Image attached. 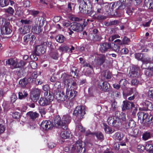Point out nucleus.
Returning <instances> with one entry per match:
<instances>
[{
  "instance_id": "obj_1",
  "label": "nucleus",
  "mask_w": 153,
  "mask_h": 153,
  "mask_svg": "<svg viewBox=\"0 0 153 153\" xmlns=\"http://www.w3.org/2000/svg\"><path fill=\"white\" fill-rule=\"evenodd\" d=\"M71 120V117L68 114L63 115L61 121L60 117L59 116H56L53 122L56 127L62 128L63 129L66 130L67 128V125L70 123Z\"/></svg>"
},
{
  "instance_id": "obj_2",
  "label": "nucleus",
  "mask_w": 153,
  "mask_h": 153,
  "mask_svg": "<svg viewBox=\"0 0 153 153\" xmlns=\"http://www.w3.org/2000/svg\"><path fill=\"white\" fill-rule=\"evenodd\" d=\"M68 77L66 76V73H64L62 74L61 77V79L63 80L64 84L67 87L66 90V95L67 98H74L76 95L77 92L71 88V86L69 87L71 83V79H69V82H68Z\"/></svg>"
},
{
  "instance_id": "obj_3",
  "label": "nucleus",
  "mask_w": 153,
  "mask_h": 153,
  "mask_svg": "<svg viewBox=\"0 0 153 153\" xmlns=\"http://www.w3.org/2000/svg\"><path fill=\"white\" fill-rule=\"evenodd\" d=\"M1 25L3 26L1 29V33L2 34H9L11 33L12 30L9 22L6 21L4 18H0V26Z\"/></svg>"
},
{
  "instance_id": "obj_4",
  "label": "nucleus",
  "mask_w": 153,
  "mask_h": 153,
  "mask_svg": "<svg viewBox=\"0 0 153 153\" xmlns=\"http://www.w3.org/2000/svg\"><path fill=\"white\" fill-rule=\"evenodd\" d=\"M6 64L5 65H10L12 68H20L25 65L26 63L22 60L19 61L16 59H8L6 61Z\"/></svg>"
},
{
  "instance_id": "obj_5",
  "label": "nucleus",
  "mask_w": 153,
  "mask_h": 153,
  "mask_svg": "<svg viewBox=\"0 0 153 153\" xmlns=\"http://www.w3.org/2000/svg\"><path fill=\"white\" fill-rule=\"evenodd\" d=\"M83 145L82 142L79 140L75 142L72 147L71 150L73 152L76 151L78 153H84L85 149L83 148Z\"/></svg>"
},
{
  "instance_id": "obj_6",
  "label": "nucleus",
  "mask_w": 153,
  "mask_h": 153,
  "mask_svg": "<svg viewBox=\"0 0 153 153\" xmlns=\"http://www.w3.org/2000/svg\"><path fill=\"white\" fill-rule=\"evenodd\" d=\"M85 108L84 106L81 105L76 107L74 111V114L78 119L81 120L83 118V116L85 114Z\"/></svg>"
},
{
  "instance_id": "obj_7",
  "label": "nucleus",
  "mask_w": 153,
  "mask_h": 153,
  "mask_svg": "<svg viewBox=\"0 0 153 153\" xmlns=\"http://www.w3.org/2000/svg\"><path fill=\"white\" fill-rule=\"evenodd\" d=\"M49 44L47 42H44L41 45L36 46L34 51L35 54L36 55L39 56L41 53H44L46 51V45Z\"/></svg>"
},
{
  "instance_id": "obj_8",
  "label": "nucleus",
  "mask_w": 153,
  "mask_h": 153,
  "mask_svg": "<svg viewBox=\"0 0 153 153\" xmlns=\"http://www.w3.org/2000/svg\"><path fill=\"white\" fill-rule=\"evenodd\" d=\"M142 117V122L144 123L146 126H150L153 124V117L151 115H149L147 113L144 112Z\"/></svg>"
},
{
  "instance_id": "obj_9",
  "label": "nucleus",
  "mask_w": 153,
  "mask_h": 153,
  "mask_svg": "<svg viewBox=\"0 0 153 153\" xmlns=\"http://www.w3.org/2000/svg\"><path fill=\"white\" fill-rule=\"evenodd\" d=\"M53 100V97L50 94L47 96H45V97H41L39 101V105L41 106H45L48 105Z\"/></svg>"
},
{
  "instance_id": "obj_10",
  "label": "nucleus",
  "mask_w": 153,
  "mask_h": 153,
  "mask_svg": "<svg viewBox=\"0 0 153 153\" xmlns=\"http://www.w3.org/2000/svg\"><path fill=\"white\" fill-rule=\"evenodd\" d=\"M136 59L138 60L142 61L143 62L146 63H149L152 61L151 59H149L147 55L142 53H136L135 55Z\"/></svg>"
},
{
  "instance_id": "obj_11",
  "label": "nucleus",
  "mask_w": 153,
  "mask_h": 153,
  "mask_svg": "<svg viewBox=\"0 0 153 153\" xmlns=\"http://www.w3.org/2000/svg\"><path fill=\"white\" fill-rule=\"evenodd\" d=\"M40 126L41 128L43 130L47 131L53 127V125L49 120H45L41 123Z\"/></svg>"
},
{
  "instance_id": "obj_12",
  "label": "nucleus",
  "mask_w": 153,
  "mask_h": 153,
  "mask_svg": "<svg viewBox=\"0 0 153 153\" xmlns=\"http://www.w3.org/2000/svg\"><path fill=\"white\" fill-rule=\"evenodd\" d=\"M41 92L40 90L38 88H35L32 91L30 95V98L34 102H36L39 99Z\"/></svg>"
},
{
  "instance_id": "obj_13",
  "label": "nucleus",
  "mask_w": 153,
  "mask_h": 153,
  "mask_svg": "<svg viewBox=\"0 0 153 153\" xmlns=\"http://www.w3.org/2000/svg\"><path fill=\"white\" fill-rule=\"evenodd\" d=\"M98 88L101 91H106L108 90L110 85L109 84L106 82L102 81H100L98 84Z\"/></svg>"
},
{
  "instance_id": "obj_14",
  "label": "nucleus",
  "mask_w": 153,
  "mask_h": 153,
  "mask_svg": "<svg viewBox=\"0 0 153 153\" xmlns=\"http://www.w3.org/2000/svg\"><path fill=\"white\" fill-rule=\"evenodd\" d=\"M119 120V118L116 117L109 116L107 119V122L110 125L116 126L118 125Z\"/></svg>"
},
{
  "instance_id": "obj_15",
  "label": "nucleus",
  "mask_w": 153,
  "mask_h": 153,
  "mask_svg": "<svg viewBox=\"0 0 153 153\" xmlns=\"http://www.w3.org/2000/svg\"><path fill=\"white\" fill-rule=\"evenodd\" d=\"M79 10L81 13L83 14H85L88 12V6L86 3L82 0L79 3Z\"/></svg>"
},
{
  "instance_id": "obj_16",
  "label": "nucleus",
  "mask_w": 153,
  "mask_h": 153,
  "mask_svg": "<svg viewBox=\"0 0 153 153\" xmlns=\"http://www.w3.org/2000/svg\"><path fill=\"white\" fill-rule=\"evenodd\" d=\"M70 29L75 31L79 32L82 31L83 30V27L81 24L76 22H74L71 24Z\"/></svg>"
},
{
  "instance_id": "obj_17",
  "label": "nucleus",
  "mask_w": 153,
  "mask_h": 153,
  "mask_svg": "<svg viewBox=\"0 0 153 153\" xmlns=\"http://www.w3.org/2000/svg\"><path fill=\"white\" fill-rule=\"evenodd\" d=\"M111 45L110 43L105 42L101 45L100 50L102 52H104L111 48Z\"/></svg>"
},
{
  "instance_id": "obj_18",
  "label": "nucleus",
  "mask_w": 153,
  "mask_h": 153,
  "mask_svg": "<svg viewBox=\"0 0 153 153\" xmlns=\"http://www.w3.org/2000/svg\"><path fill=\"white\" fill-rule=\"evenodd\" d=\"M56 97L58 100L61 101H64L67 99L66 95H65L64 93L63 92L56 94Z\"/></svg>"
},
{
  "instance_id": "obj_19",
  "label": "nucleus",
  "mask_w": 153,
  "mask_h": 153,
  "mask_svg": "<svg viewBox=\"0 0 153 153\" xmlns=\"http://www.w3.org/2000/svg\"><path fill=\"white\" fill-rule=\"evenodd\" d=\"M70 131H64L61 132V137L63 139H67L69 138L71 136Z\"/></svg>"
},
{
  "instance_id": "obj_20",
  "label": "nucleus",
  "mask_w": 153,
  "mask_h": 153,
  "mask_svg": "<svg viewBox=\"0 0 153 153\" xmlns=\"http://www.w3.org/2000/svg\"><path fill=\"white\" fill-rule=\"evenodd\" d=\"M30 27L29 26H25L23 28L20 29V33L23 34H25L30 32Z\"/></svg>"
},
{
  "instance_id": "obj_21",
  "label": "nucleus",
  "mask_w": 153,
  "mask_h": 153,
  "mask_svg": "<svg viewBox=\"0 0 153 153\" xmlns=\"http://www.w3.org/2000/svg\"><path fill=\"white\" fill-rule=\"evenodd\" d=\"M27 115L32 119L34 120L38 117L39 114L36 112L30 111L27 114Z\"/></svg>"
},
{
  "instance_id": "obj_22",
  "label": "nucleus",
  "mask_w": 153,
  "mask_h": 153,
  "mask_svg": "<svg viewBox=\"0 0 153 153\" xmlns=\"http://www.w3.org/2000/svg\"><path fill=\"white\" fill-rule=\"evenodd\" d=\"M123 105L122 110L123 111L129 109L130 106V102L128 101H123Z\"/></svg>"
},
{
  "instance_id": "obj_23",
  "label": "nucleus",
  "mask_w": 153,
  "mask_h": 153,
  "mask_svg": "<svg viewBox=\"0 0 153 153\" xmlns=\"http://www.w3.org/2000/svg\"><path fill=\"white\" fill-rule=\"evenodd\" d=\"M145 5L150 9H153V0H145Z\"/></svg>"
},
{
  "instance_id": "obj_24",
  "label": "nucleus",
  "mask_w": 153,
  "mask_h": 153,
  "mask_svg": "<svg viewBox=\"0 0 153 153\" xmlns=\"http://www.w3.org/2000/svg\"><path fill=\"white\" fill-rule=\"evenodd\" d=\"M56 39L58 42L61 43L64 42L65 39V38L63 35H59L56 36Z\"/></svg>"
},
{
  "instance_id": "obj_25",
  "label": "nucleus",
  "mask_w": 153,
  "mask_h": 153,
  "mask_svg": "<svg viewBox=\"0 0 153 153\" xmlns=\"http://www.w3.org/2000/svg\"><path fill=\"white\" fill-rule=\"evenodd\" d=\"M146 149L149 151L150 153H153V145L148 143L145 146Z\"/></svg>"
},
{
  "instance_id": "obj_26",
  "label": "nucleus",
  "mask_w": 153,
  "mask_h": 153,
  "mask_svg": "<svg viewBox=\"0 0 153 153\" xmlns=\"http://www.w3.org/2000/svg\"><path fill=\"white\" fill-rule=\"evenodd\" d=\"M151 137V134L149 132H145L142 135L143 140L144 141L150 138Z\"/></svg>"
},
{
  "instance_id": "obj_27",
  "label": "nucleus",
  "mask_w": 153,
  "mask_h": 153,
  "mask_svg": "<svg viewBox=\"0 0 153 153\" xmlns=\"http://www.w3.org/2000/svg\"><path fill=\"white\" fill-rule=\"evenodd\" d=\"M27 95V94L25 91H23V92H20L19 93V98L20 100L25 98Z\"/></svg>"
},
{
  "instance_id": "obj_28",
  "label": "nucleus",
  "mask_w": 153,
  "mask_h": 153,
  "mask_svg": "<svg viewBox=\"0 0 153 153\" xmlns=\"http://www.w3.org/2000/svg\"><path fill=\"white\" fill-rule=\"evenodd\" d=\"M114 137L115 139L120 140H122L123 137V134L122 133H117L114 134Z\"/></svg>"
},
{
  "instance_id": "obj_29",
  "label": "nucleus",
  "mask_w": 153,
  "mask_h": 153,
  "mask_svg": "<svg viewBox=\"0 0 153 153\" xmlns=\"http://www.w3.org/2000/svg\"><path fill=\"white\" fill-rule=\"evenodd\" d=\"M139 71L138 69H136L134 71H131L129 73L130 76L131 77H136L137 76Z\"/></svg>"
},
{
  "instance_id": "obj_30",
  "label": "nucleus",
  "mask_w": 153,
  "mask_h": 153,
  "mask_svg": "<svg viewBox=\"0 0 153 153\" xmlns=\"http://www.w3.org/2000/svg\"><path fill=\"white\" fill-rule=\"evenodd\" d=\"M111 45V48L113 50L117 52L118 51L120 48V46L119 45H118L116 44H114V43H110Z\"/></svg>"
},
{
  "instance_id": "obj_31",
  "label": "nucleus",
  "mask_w": 153,
  "mask_h": 153,
  "mask_svg": "<svg viewBox=\"0 0 153 153\" xmlns=\"http://www.w3.org/2000/svg\"><path fill=\"white\" fill-rule=\"evenodd\" d=\"M135 123L134 121L131 120L129 121L128 126H126V128H132L135 126Z\"/></svg>"
},
{
  "instance_id": "obj_32",
  "label": "nucleus",
  "mask_w": 153,
  "mask_h": 153,
  "mask_svg": "<svg viewBox=\"0 0 153 153\" xmlns=\"http://www.w3.org/2000/svg\"><path fill=\"white\" fill-rule=\"evenodd\" d=\"M8 4L7 0H0V5L1 7L7 6Z\"/></svg>"
},
{
  "instance_id": "obj_33",
  "label": "nucleus",
  "mask_w": 153,
  "mask_h": 153,
  "mask_svg": "<svg viewBox=\"0 0 153 153\" xmlns=\"http://www.w3.org/2000/svg\"><path fill=\"white\" fill-rule=\"evenodd\" d=\"M19 84L22 87H25L27 84V82L26 79L24 78L21 79L19 82Z\"/></svg>"
},
{
  "instance_id": "obj_34",
  "label": "nucleus",
  "mask_w": 153,
  "mask_h": 153,
  "mask_svg": "<svg viewBox=\"0 0 153 153\" xmlns=\"http://www.w3.org/2000/svg\"><path fill=\"white\" fill-rule=\"evenodd\" d=\"M104 126V129L105 131L107 133H112V130L111 128L105 124L103 123Z\"/></svg>"
},
{
  "instance_id": "obj_35",
  "label": "nucleus",
  "mask_w": 153,
  "mask_h": 153,
  "mask_svg": "<svg viewBox=\"0 0 153 153\" xmlns=\"http://www.w3.org/2000/svg\"><path fill=\"white\" fill-rule=\"evenodd\" d=\"M144 103L145 104H146V106L145 107V108L150 110L152 109V104L150 102L147 101Z\"/></svg>"
},
{
  "instance_id": "obj_36",
  "label": "nucleus",
  "mask_w": 153,
  "mask_h": 153,
  "mask_svg": "<svg viewBox=\"0 0 153 153\" xmlns=\"http://www.w3.org/2000/svg\"><path fill=\"white\" fill-rule=\"evenodd\" d=\"M50 56L52 58L55 59H57L58 57V54L57 51L51 52Z\"/></svg>"
},
{
  "instance_id": "obj_37",
  "label": "nucleus",
  "mask_w": 153,
  "mask_h": 153,
  "mask_svg": "<svg viewBox=\"0 0 153 153\" xmlns=\"http://www.w3.org/2000/svg\"><path fill=\"white\" fill-rule=\"evenodd\" d=\"M69 49V48L65 46H63L59 47L58 50L62 52H66Z\"/></svg>"
},
{
  "instance_id": "obj_38",
  "label": "nucleus",
  "mask_w": 153,
  "mask_h": 153,
  "mask_svg": "<svg viewBox=\"0 0 153 153\" xmlns=\"http://www.w3.org/2000/svg\"><path fill=\"white\" fill-rule=\"evenodd\" d=\"M95 136L98 139L100 140H102L103 138V135L101 132H98L95 134Z\"/></svg>"
},
{
  "instance_id": "obj_39",
  "label": "nucleus",
  "mask_w": 153,
  "mask_h": 153,
  "mask_svg": "<svg viewBox=\"0 0 153 153\" xmlns=\"http://www.w3.org/2000/svg\"><path fill=\"white\" fill-rule=\"evenodd\" d=\"M5 11L8 13L12 15L13 14L14 12V10L12 7H9L7 9H5Z\"/></svg>"
},
{
  "instance_id": "obj_40",
  "label": "nucleus",
  "mask_w": 153,
  "mask_h": 153,
  "mask_svg": "<svg viewBox=\"0 0 153 153\" xmlns=\"http://www.w3.org/2000/svg\"><path fill=\"white\" fill-rule=\"evenodd\" d=\"M31 35L28 34L25 36L23 37L24 41L25 44H26L29 40V37Z\"/></svg>"
},
{
  "instance_id": "obj_41",
  "label": "nucleus",
  "mask_w": 153,
  "mask_h": 153,
  "mask_svg": "<svg viewBox=\"0 0 153 153\" xmlns=\"http://www.w3.org/2000/svg\"><path fill=\"white\" fill-rule=\"evenodd\" d=\"M128 83L127 81L125 79H122L119 82V84L121 85L125 86Z\"/></svg>"
},
{
  "instance_id": "obj_42",
  "label": "nucleus",
  "mask_w": 153,
  "mask_h": 153,
  "mask_svg": "<svg viewBox=\"0 0 153 153\" xmlns=\"http://www.w3.org/2000/svg\"><path fill=\"white\" fill-rule=\"evenodd\" d=\"M76 128V129L79 131L80 132H83L85 131L84 128H83L82 126L80 124L77 125Z\"/></svg>"
},
{
  "instance_id": "obj_43",
  "label": "nucleus",
  "mask_w": 153,
  "mask_h": 153,
  "mask_svg": "<svg viewBox=\"0 0 153 153\" xmlns=\"http://www.w3.org/2000/svg\"><path fill=\"white\" fill-rule=\"evenodd\" d=\"M130 39L126 37H124L123 39L122 44H128V43L130 42Z\"/></svg>"
},
{
  "instance_id": "obj_44",
  "label": "nucleus",
  "mask_w": 153,
  "mask_h": 153,
  "mask_svg": "<svg viewBox=\"0 0 153 153\" xmlns=\"http://www.w3.org/2000/svg\"><path fill=\"white\" fill-rule=\"evenodd\" d=\"M145 148V147L144 146L140 144L139 145L137 146V149L140 152L143 151Z\"/></svg>"
},
{
  "instance_id": "obj_45",
  "label": "nucleus",
  "mask_w": 153,
  "mask_h": 153,
  "mask_svg": "<svg viewBox=\"0 0 153 153\" xmlns=\"http://www.w3.org/2000/svg\"><path fill=\"white\" fill-rule=\"evenodd\" d=\"M128 50L126 48H124L122 49L120 51V53L122 54H126L128 53Z\"/></svg>"
},
{
  "instance_id": "obj_46",
  "label": "nucleus",
  "mask_w": 153,
  "mask_h": 153,
  "mask_svg": "<svg viewBox=\"0 0 153 153\" xmlns=\"http://www.w3.org/2000/svg\"><path fill=\"white\" fill-rule=\"evenodd\" d=\"M120 37V36L117 35H115L110 37L108 39V40L110 42L113 41L115 39Z\"/></svg>"
},
{
  "instance_id": "obj_47",
  "label": "nucleus",
  "mask_w": 153,
  "mask_h": 153,
  "mask_svg": "<svg viewBox=\"0 0 153 153\" xmlns=\"http://www.w3.org/2000/svg\"><path fill=\"white\" fill-rule=\"evenodd\" d=\"M17 98V97L16 95L14 94H13L10 97L11 101L13 102H14L16 100Z\"/></svg>"
},
{
  "instance_id": "obj_48",
  "label": "nucleus",
  "mask_w": 153,
  "mask_h": 153,
  "mask_svg": "<svg viewBox=\"0 0 153 153\" xmlns=\"http://www.w3.org/2000/svg\"><path fill=\"white\" fill-rule=\"evenodd\" d=\"M133 3L136 5L140 4L142 2V0H130Z\"/></svg>"
},
{
  "instance_id": "obj_49",
  "label": "nucleus",
  "mask_w": 153,
  "mask_h": 153,
  "mask_svg": "<svg viewBox=\"0 0 153 153\" xmlns=\"http://www.w3.org/2000/svg\"><path fill=\"white\" fill-rule=\"evenodd\" d=\"M62 24L64 26L68 27L70 25V23L68 21L65 20L62 22Z\"/></svg>"
},
{
  "instance_id": "obj_50",
  "label": "nucleus",
  "mask_w": 153,
  "mask_h": 153,
  "mask_svg": "<svg viewBox=\"0 0 153 153\" xmlns=\"http://www.w3.org/2000/svg\"><path fill=\"white\" fill-rule=\"evenodd\" d=\"M120 118L123 121H126V114L123 113H121Z\"/></svg>"
},
{
  "instance_id": "obj_51",
  "label": "nucleus",
  "mask_w": 153,
  "mask_h": 153,
  "mask_svg": "<svg viewBox=\"0 0 153 153\" xmlns=\"http://www.w3.org/2000/svg\"><path fill=\"white\" fill-rule=\"evenodd\" d=\"M54 86L56 88L59 89L61 87L60 82H56L54 85Z\"/></svg>"
},
{
  "instance_id": "obj_52",
  "label": "nucleus",
  "mask_w": 153,
  "mask_h": 153,
  "mask_svg": "<svg viewBox=\"0 0 153 153\" xmlns=\"http://www.w3.org/2000/svg\"><path fill=\"white\" fill-rule=\"evenodd\" d=\"M39 112L41 114V116L43 117L46 113L45 109L44 108H42L39 110Z\"/></svg>"
},
{
  "instance_id": "obj_53",
  "label": "nucleus",
  "mask_w": 153,
  "mask_h": 153,
  "mask_svg": "<svg viewBox=\"0 0 153 153\" xmlns=\"http://www.w3.org/2000/svg\"><path fill=\"white\" fill-rule=\"evenodd\" d=\"M105 60V57L104 56H102L100 58L99 63L101 65L104 62Z\"/></svg>"
},
{
  "instance_id": "obj_54",
  "label": "nucleus",
  "mask_w": 153,
  "mask_h": 153,
  "mask_svg": "<svg viewBox=\"0 0 153 153\" xmlns=\"http://www.w3.org/2000/svg\"><path fill=\"white\" fill-rule=\"evenodd\" d=\"M139 83V81L137 79H133L131 81V84L132 85H136Z\"/></svg>"
},
{
  "instance_id": "obj_55",
  "label": "nucleus",
  "mask_w": 153,
  "mask_h": 153,
  "mask_svg": "<svg viewBox=\"0 0 153 153\" xmlns=\"http://www.w3.org/2000/svg\"><path fill=\"white\" fill-rule=\"evenodd\" d=\"M111 106V108L113 110H115L117 108V102L114 101L112 103Z\"/></svg>"
},
{
  "instance_id": "obj_56",
  "label": "nucleus",
  "mask_w": 153,
  "mask_h": 153,
  "mask_svg": "<svg viewBox=\"0 0 153 153\" xmlns=\"http://www.w3.org/2000/svg\"><path fill=\"white\" fill-rule=\"evenodd\" d=\"M30 66L33 69H35L37 66V65L36 63L35 62H32L30 64Z\"/></svg>"
},
{
  "instance_id": "obj_57",
  "label": "nucleus",
  "mask_w": 153,
  "mask_h": 153,
  "mask_svg": "<svg viewBox=\"0 0 153 153\" xmlns=\"http://www.w3.org/2000/svg\"><path fill=\"white\" fill-rule=\"evenodd\" d=\"M5 127L3 125L0 124V134L3 133L5 130Z\"/></svg>"
},
{
  "instance_id": "obj_58",
  "label": "nucleus",
  "mask_w": 153,
  "mask_h": 153,
  "mask_svg": "<svg viewBox=\"0 0 153 153\" xmlns=\"http://www.w3.org/2000/svg\"><path fill=\"white\" fill-rule=\"evenodd\" d=\"M30 13L33 16H35L39 13V12L37 10H31L30 12Z\"/></svg>"
},
{
  "instance_id": "obj_59",
  "label": "nucleus",
  "mask_w": 153,
  "mask_h": 153,
  "mask_svg": "<svg viewBox=\"0 0 153 153\" xmlns=\"http://www.w3.org/2000/svg\"><path fill=\"white\" fill-rule=\"evenodd\" d=\"M20 116V114L19 113L15 112L13 115V117L15 119H17Z\"/></svg>"
},
{
  "instance_id": "obj_60",
  "label": "nucleus",
  "mask_w": 153,
  "mask_h": 153,
  "mask_svg": "<svg viewBox=\"0 0 153 153\" xmlns=\"http://www.w3.org/2000/svg\"><path fill=\"white\" fill-rule=\"evenodd\" d=\"M148 95L150 98H153V90H149L148 92Z\"/></svg>"
},
{
  "instance_id": "obj_61",
  "label": "nucleus",
  "mask_w": 153,
  "mask_h": 153,
  "mask_svg": "<svg viewBox=\"0 0 153 153\" xmlns=\"http://www.w3.org/2000/svg\"><path fill=\"white\" fill-rule=\"evenodd\" d=\"M73 105V102L72 101H69V102H68L66 106L68 108H70Z\"/></svg>"
},
{
  "instance_id": "obj_62",
  "label": "nucleus",
  "mask_w": 153,
  "mask_h": 153,
  "mask_svg": "<svg viewBox=\"0 0 153 153\" xmlns=\"http://www.w3.org/2000/svg\"><path fill=\"white\" fill-rule=\"evenodd\" d=\"M126 13L129 15H131L132 13V9L131 8H128L126 10Z\"/></svg>"
},
{
  "instance_id": "obj_63",
  "label": "nucleus",
  "mask_w": 153,
  "mask_h": 153,
  "mask_svg": "<svg viewBox=\"0 0 153 153\" xmlns=\"http://www.w3.org/2000/svg\"><path fill=\"white\" fill-rule=\"evenodd\" d=\"M144 112H139L137 113V115L139 119L142 120V117L143 115Z\"/></svg>"
},
{
  "instance_id": "obj_64",
  "label": "nucleus",
  "mask_w": 153,
  "mask_h": 153,
  "mask_svg": "<svg viewBox=\"0 0 153 153\" xmlns=\"http://www.w3.org/2000/svg\"><path fill=\"white\" fill-rule=\"evenodd\" d=\"M111 73L110 72H107L106 73V75L105 74V77L106 79H110L111 78Z\"/></svg>"
}]
</instances>
